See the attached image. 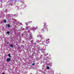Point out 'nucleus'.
Here are the masks:
<instances>
[{"label": "nucleus", "instance_id": "1", "mask_svg": "<svg viewBox=\"0 0 74 74\" xmlns=\"http://www.w3.org/2000/svg\"><path fill=\"white\" fill-rule=\"evenodd\" d=\"M27 38L28 39V40H31V39L32 38V37L31 36H30L29 37H28V36H27Z\"/></svg>", "mask_w": 74, "mask_h": 74}, {"label": "nucleus", "instance_id": "2", "mask_svg": "<svg viewBox=\"0 0 74 74\" xmlns=\"http://www.w3.org/2000/svg\"><path fill=\"white\" fill-rule=\"evenodd\" d=\"M7 61L8 62H10V60H11V59L10 58H7Z\"/></svg>", "mask_w": 74, "mask_h": 74}, {"label": "nucleus", "instance_id": "3", "mask_svg": "<svg viewBox=\"0 0 74 74\" xmlns=\"http://www.w3.org/2000/svg\"><path fill=\"white\" fill-rule=\"evenodd\" d=\"M37 36L38 37V38H39V37H42V36L41 34H40L39 35H37Z\"/></svg>", "mask_w": 74, "mask_h": 74}, {"label": "nucleus", "instance_id": "4", "mask_svg": "<svg viewBox=\"0 0 74 74\" xmlns=\"http://www.w3.org/2000/svg\"><path fill=\"white\" fill-rule=\"evenodd\" d=\"M10 46L11 48H13V47L12 45H10Z\"/></svg>", "mask_w": 74, "mask_h": 74}, {"label": "nucleus", "instance_id": "5", "mask_svg": "<svg viewBox=\"0 0 74 74\" xmlns=\"http://www.w3.org/2000/svg\"><path fill=\"white\" fill-rule=\"evenodd\" d=\"M3 22H5V23H7V21L6 20V19H5L3 21Z\"/></svg>", "mask_w": 74, "mask_h": 74}, {"label": "nucleus", "instance_id": "6", "mask_svg": "<svg viewBox=\"0 0 74 74\" xmlns=\"http://www.w3.org/2000/svg\"><path fill=\"white\" fill-rule=\"evenodd\" d=\"M8 56L9 58H11V56L10 55V54H8Z\"/></svg>", "mask_w": 74, "mask_h": 74}, {"label": "nucleus", "instance_id": "7", "mask_svg": "<svg viewBox=\"0 0 74 74\" xmlns=\"http://www.w3.org/2000/svg\"><path fill=\"white\" fill-rule=\"evenodd\" d=\"M46 26V23L44 24V27H45V28H46V27H47Z\"/></svg>", "mask_w": 74, "mask_h": 74}, {"label": "nucleus", "instance_id": "8", "mask_svg": "<svg viewBox=\"0 0 74 74\" xmlns=\"http://www.w3.org/2000/svg\"><path fill=\"white\" fill-rule=\"evenodd\" d=\"M47 69L49 70V66H47Z\"/></svg>", "mask_w": 74, "mask_h": 74}, {"label": "nucleus", "instance_id": "9", "mask_svg": "<svg viewBox=\"0 0 74 74\" xmlns=\"http://www.w3.org/2000/svg\"><path fill=\"white\" fill-rule=\"evenodd\" d=\"M35 65V63H33L32 64V66H34Z\"/></svg>", "mask_w": 74, "mask_h": 74}, {"label": "nucleus", "instance_id": "10", "mask_svg": "<svg viewBox=\"0 0 74 74\" xmlns=\"http://www.w3.org/2000/svg\"><path fill=\"white\" fill-rule=\"evenodd\" d=\"M6 33H7V34H10V32H9V31H8L6 32Z\"/></svg>", "mask_w": 74, "mask_h": 74}, {"label": "nucleus", "instance_id": "11", "mask_svg": "<svg viewBox=\"0 0 74 74\" xmlns=\"http://www.w3.org/2000/svg\"><path fill=\"white\" fill-rule=\"evenodd\" d=\"M8 27H10L11 26H10V25L9 24V25H8Z\"/></svg>", "mask_w": 74, "mask_h": 74}, {"label": "nucleus", "instance_id": "12", "mask_svg": "<svg viewBox=\"0 0 74 74\" xmlns=\"http://www.w3.org/2000/svg\"><path fill=\"white\" fill-rule=\"evenodd\" d=\"M22 30H25V28H23V29H21V31H22Z\"/></svg>", "mask_w": 74, "mask_h": 74}, {"label": "nucleus", "instance_id": "13", "mask_svg": "<svg viewBox=\"0 0 74 74\" xmlns=\"http://www.w3.org/2000/svg\"><path fill=\"white\" fill-rule=\"evenodd\" d=\"M6 43H7V44H8V42H7Z\"/></svg>", "mask_w": 74, "mask_h": 74}, {"label": "nucleus", "instance_id": "14", "mask_svg": "<svg viewBox=\"0 0 74 74\" xmlns=\"http://www.w3.org/2000/svg\"><path fill=\"white\" fill-rule=\"evenodd\" d=\"M2 74H5V73H2Z\"/></svg>", "mask_w": 74, "mask_h": 74}, {"label": "nucleus", "instance_id": "15", "mask_svg": "<svg viewBox=\"0 0 74 74\" xmlns=\"http://www.w3.org/2000/svg\"><path fill=\"white\" fill-rule=\"evenodd\" d=\"M42 38V39L41 38V39H40V40H42V39H43V38Z\"/></svg>", "mask_w": 74, "mask_h": 74}, {"label": "nucleus", "instance_id": "16", "mask_svg": "<svg viewBox=\"0 0 74 74\" xmlns=\"http://www.w3.org/2000/svg\"><path fill=\"white\" fill-rule=\"evenodd\" d=\"M9 2H11V1H9Z\"/></svg>", "mask_w": 74, "mask_h": 74}, {"label": "nucleus", "instance_id": "17", "mask_svg": "<svg viewBox=\"0 0 74 74\" xmlns=\"http://www.w3.org/2000/svg\"><path fill=\"white\" fill-rule=\"evenodd\" d=\"M48 40H49V39H48Z\"/></svg>", "mask_w": 74, "mask_h": 74}, {"label": "nucleus", "instance_id": "18", "mask_svg": "<svg viewBox=\"0 0 74 74\" xmlns=\"http://www.w3.org/2000/svg\"><path fill=\"white\" fill-rule=\"evenodd\" d=\"M9 5H10V4H9Z\"/></svg>", "mask_w": 74, "mask_h": 74}]
</instances>
